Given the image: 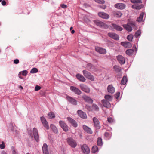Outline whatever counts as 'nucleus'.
<instances>
[{"mask_svg": "<svg viewBox=\"0 0 154 154\" xmlns=\"http://www.w3.org/2000/svg\"><path fill=\"white\" fill-rule=\"evenodd\" d=\"M82 98L86 102L90 103H93V100L88 96L84 95L82 96Z\"/></svg>", "mask_w": 154, "mask_h": 154, "instance_id": "obj_13", "label": "nucleus"}, {"mask_svg": "<svg viewBox=\"0 0 154 154\" xmlns=\"http://www.w3.org/2000/svg\"><path fill=\"white\" fill-rule=\"evenodd\" d=\"M50 127L54 133L57 134L58 133V130L57 128L54 124H51Z\"/></svg>", "mask_w": 154, "mask_h": 154, "instance_id": "obj_28", "label": "nucleus"}, {"mask_svg": "<svg viewBox=\"0 0 154 154\" xmlns=\"http://www.w3.org/2000/svg\"><path fill=\"white\" fill-rule=\"evenodd\" d=\"M82 152L85 154H88L90 152L89 147L86 145H83L81 147Z\"/></svg>", "mask_w": 154, "mask_h": 154, "instance_id": "obj_6", "label": "nucleus"}, {"mask_svg": "<svg viewBox=\"0 0 154 154\" xmlns=\"http://www.w3.org/2000/svg\"><path fill=\"white\" fill-rule=\"evenodd\" d=\"M5 145L3 141L2 142V144H0V148L1 149H3L5 148Z\"/></svg>", "mask_w": 154, "mask_h": 154, "instance_id": "obj_44", "label": "nucleus"}, {"mask_svg": "<svg viewBox=\"0 0 154 154\" xmlns=\"http://www.w3.org/2000/svg\"><path fill=\"white\" fill-rule=\"evenodd\" d=\"M26 154H30L29 153H26Z\"/></svg>", "mask_w": 154, "mask_h": 154, "instance_id": "obj_62", "label": "nucleus"}, {"mask_svg": "<svg viewBox=\"0 0 154 154\" xmlns=\"http://www.w3.org/2000/svg\"><path fill=\"white\" fill-rule=\"evenodd\" d=\"M83 73L84 76L86 78L90 79L92 81L94 80V77L88 72L86 70H83Z\"/></svg>", "mask_w": 154, "mask_h": 154, "instance_id": "obj_4", "label": "nucleus"}, {"mask_svg": "<svg viewBox=\"0 0 154 154\" xmlns=\"http://www.w3.org/2000/svg\"><path fill=\"white\" fill-rule=\"evenodd\" d=\"M130 40H132V39H130ZM132 41V40H129V41Z\"/></svg>", "mask_w": 154, "mask_h": 154, "instance_id": "obj_63", "label": "nucleus"}, {"mask_svg": "<svg viewBox=\"0 0 154 154\" xmlns=\"http://www.w3.org/2000/svg\"><path fill=\"white\" fill-rule=\"evenodd\" d=\"M43 152L44 154H49L48 146L46 144H44L42 148Z\"/></svg>", "mask_w": 154, "mask_h": 154, "instance_id": "obj_19", "label": "nucleus"}, {"mask_svg": "<svg viewBox=\"0 0 154 154\" xmlns=\"http://www.w3.org/2000/svg\"><path fill=\"white\" fill-rule=\"evenodd\" d=\"M72 34H73L75 33V31L74 30H72L71 32Z\"/></svg>", "mask_w": 154, "mask_h": 154, "instance_id": "obj_56", "label": "nucleus"}, {"mask_svg": "<svg viewBox=\"0 0 154 154\" xmlns=\"http://www.w3.org/2000/svg\"><path fill=\"white\" fill-rule=\"evenodd\" d=\"M132 8L134 9L135 8V5H133L132 6Z\"/></svg>", "mask_w": 154, "mask_h": 154, "instance_id": "obj_58", "label": "nucleus"}, {"mask_svg": "<svg viewBox=\"0 0 154 154\" xmlns=\"http://www.w3.org/2000/svg\"><path fill=\"white\" fill-rule=\"evenodd\" d=\"M140 4L142 3L141 0H135V4Z\"/></svg>", "mask_w": 154, "mask_h": 154, "instance_id": "obj_49", "label": "nucleus"}, {"mask_svg": "<svg viewBox=\"0 0 154 154\" xmlns=\"http://www.w3.org/2000/svg\"><path fill=\"white\" fill-rule=\"evenodd\" d=\"M67 119L68 121L71 123L72 125L75 127H76L78 125L75 121L70 117H68Z\"/></svg>", "mask_w": 154, "mask_h": 154, "instance_id": "obj_15", "label": "nucleus"}, {"mask_svg": "<svg viewBox=\"0 0 154 154\" xmlns=\"http://www.w3.org/2000/svg\"><path fill=\"white\" fill-rule=\"evenodd\" d=\"M67 141L68 144L72 148H75L77 145L76 142L72 138H68Z\"/></svg>", "mask_w": 154, "mask_h": 154, "instance_id": "obj_1", "label": "nucleus"}, {"mask_svg": "<svg viewBox=\"0 0 154 154\" xmlns=\"http://www.w3.org/2000/svg\"><path fill=\"white\" fill-rule=\"evenodd\" d=\"M98 15L100 17L105 19H107L109 17L108 14L104 12H99Z\"/></svg>", "mask_w": 154, "mask_h": 154, "instance_id": "obj_10", "label": "nucleus"}, {"mask_svg": "<svg viewBox=\"0 0 154 154\" xmlns=\"http://www.w3.org/2000/svg\"><path fill=\"white\" fill-rule=\"evenodd\" d=\"M106 5H102V6H100V7L102 8V9H105L106 8Z\"/></svg>", "mask_w": 154, "mask_h": 154, "instance_id": "obj_54", "label": "nucleus"}, {"mask_svg": "<svg viewBox=\"0 0 154 154\" xmlns=\"http://www.w3.org/2000/svg\"><path fill=\"white\" fill-rule=\"evenodd\" d=\"M133 36L132 35H128L127 38H133Z\"/></svg>", "mask_w": 154, "mask_h": 154, "instance_id": "obj_53", "label": "nucleus"}, {"mask_svg": "<svg viewBox=\"0 0 154 154\" xmlns=\"http://www.w3.org/2000/svg\"><path fill=\"white\" fill-rule=\"evenodd\" d=\"M120 92H118L116 93L115 94V97L117 99H120Z\"/></svg>", "mask_w": 154, "mask_h": 154, "instance_id": "obj_42", "label": "nucleus"}, {"mask_svg": "<svg viewBox=\"0 0 154 154\" xmlns=\"http://www.w3.org/2000/svg\"><path fill=\"white\" fill-rule=\"evenodd\" d=\"M92 107L93 109L95 110L98 111L99 110V107L97 106L95 104H94L92 106Z\"/></svg>", "mask_w": 154, "mask_h": 154, "instance_id": "obj_43", "label": "nucleus"}, {"mask_svg": "<svg viewBox=\"0 0 154 154\" xmlns=\"http://www.w3.org/2000/svg\"><path fill=\"white\" fill-rule=\"evenodd\" d=\"M141 33V31L140 30H137L136 32H135V38H137L140 36Z\"/></svg>", "mask_w": 154, "mask_h": 154, "instance_id": "obj_40", "label": "nucleus"}, {"mask_svg": "<svg viewBox=\"0 0 154 154\" xmlns=\"http://www.w3.org/2000/svg\"><path fill=\"white\" fill-rule=\"evenodd\" d=\"M83 128L84 130L87 133L90 134H91L92 131L91 129L88 126L84 125L83 126Z\"/></svg>", "mask_w": 154, "mask_h": 154, "instance_id": "obj_26", "label": "nucleus"}, {"mask_svg": "<svg viewBox=\"0 0 154 154\" xmlns=\"http://www.w3.org/2000/svg\"><path fill=\"white\" fill-rule=\"evenodd\" d=\"M134 52V49H129L126 50L125 53L128 55H131Z\"/></svg>", "mask_w": 154, "mask_h": 154, "instance_id": "obj_31", "label": "nucleus"}, {"mask_svg": "<svg viewBox=\"0 0 154 154\" xmlns=\"http://www.w3.org/2000/svg\"><path fill=\"white\" fill-rule=\"evenodd\" d=\"M107 120L108 122L109 123H112L113 121V120L111 117H108Z\"/></svg>", "mask_w": 154, "mask_h": 154, "instance_id": "obj_47", "label": "nucleus"}, {"mask_svg": "<svg viewBox=\"0 0 154 154\" xmlns=\"http://www.w3.org/2000/svg\"><path fill=\"white\" fill-rule=\"evenodd\" d=\"M121 45L126 48H130L132 47L131 44L128 42H122Z\"/></svg>", "mask_w": 154, "mask_h": 154, "instance_id": "obj_16", "label": "nucleus"}, {"mask_svg": "<svg viewBox=\"0 0 154 154\" xmlns=\"http://www.w3.org/2000/svg\"><path fill=\"white\" fill-rule=\"evenodd\" d=\"M108 35L112 38H119L118 35L114 33H108Z\"/></svg>", "mask_w": 154, "mask_h": 154, "instance_id": "obj_23", "label": "nucleus"}, {"mask_svg": "<svg viewBox=\"0 0 154 154\" xmlns=\"http://www.w3.org/2000/svg\"><path fill=\"white\" fill-rule=\"evenodd\" d=\"M117 59L119 63L121 64H123L125 63V59L123 56L119 55L117 57Z\"/></svg>", "mask_w": 154, "mask_h": 154, "instance_id": "obj_12", "label": "nucleus"}, {"mask_svg": "<svg viewBox=\"0 0 154 154\" xmlns=\"http://www.w3.org/2000/svg\"><path fill=\"white\" fill-rule=\"evenodd\" d=\"M40 120L44 127L47 130L49 129V125L46 119L44 117L42 116L40 117Z\"/></svg>", "mask_w": 154, "mask_h": 154, "instance_id": "obj_3", "label": "nucleus"}, {"mask_svg": "<svg viewBox=\"0 0 154 154\" xmlns=\"http://www.w3.org/2000/svg\"><path fill=\"white\" fill-rule=\"evenodd\" d=\"M107 90L111 94L114 93L115 92V88L111 85H109L108 86Z\"/></svg>", "mask_w": 154, "mask_h": 154, "instance_id": "obj_21", "label": "nucleus"}, {"mask_svg": "<svg viewBox=\"0 0 154 154\" xmlns=\"http://www.w3.org/2000/svg\"><path fill=\"white\" fill-rule=\"evenodd\" d=\"M104 98L106 100L109 101H111L112 100V97L111 95H106L104 96Z\"/></svg>", "mask_w": 154, "mask_h": 154, "instance_id": "obj_32", "label": "nucleus"}, {"mask_svg": "<svg viewBox=\"0 0 154 154\" xmlns=\"http://www.w3.org/2000/svg\"><path fill=\"white\" fill-rule=\"evenodd\" d=\"M66 99L72 104L76 105L77 104V101L73 98L70 97H66Z\"/></svg>", "mask_w": 154, "mask_h": 154, "instance_id": "obj_17", "label": "nucleus"}, {"mask_svg": "<svg viewBox=\"0 0 154 154\" xmlns=\"http://www.w3.org/2000/svg\"><path fill=\"white\" fill-rule=\"evenodd\" d=\"M28 73L27 71L26 70H23L22 72V74L23 76H26L27 75Z\"/></svg>", "mask_w": 154, "mask_h": 154, "instance_id": "obj_46", "label": "nucleus"}, {"mask_svg": "<svg viewBox=\"0 0 154 154\" xmlns=\"http://www.w3.org/2000/svg\"><path fill=\"white\" fill-rule=\"evenodd\" d=\"M19 88H21L22 89H23V87H22V86H19Z\"/></svg>", "mask_w": 154, "mask_h": 154, "instance_id": "obj_59", "label": "nucleus"}, {"mask_svg": "<svg viewBox=\"0 0 154 154\" xmlns=\"http://www.w3.org/2000/svg\"><path fill=\"white\" fill-rule=\"evenodd\" d=\"M61 7L62 8H66L67 7V6L64 4H63L61 5Z\"/></svg>", "mask_w": 154, "mask_h": 154, "instance_id": "obj_52", "label": "nucleus"}, {"mask_svg": "<svg viewBox=\"0 0 154 154\" xmlns=\"http://www.w3.org/2000/svg\"><path fill=\"white\" fill-rule=\"evenodd\" d=\"M33 134L34 138L36 142L39 141V135L37 129L34 128L33 129Z\"/></svg>", "mask_w": 154, "mask_h": 154, "instance_id": "obj_7", "label": "nucleus"}, {"mask_svg": "<svg viewBox=\"0 0 154 154\" xmlns=\"http://www.w3.org/2000/svg\"><path fill=\"white\" fill-rule=\"evenodd\" d=\"M111 26L113 29L117 31H121L123 29L120 26L114 23L111 24Z\"/></svg>", "mask_w": 154, "mask_h": 154, "instance_id": "obj_20", "label": "nucleus"}, {"mask_svg": "<svg viewBox=\"0 0 154 154\" xmlns=\"http://www.w3.org/2000/svg\"><path fill=\"white\" fill-rule=\"evenodd\" d=\"M80 87L82 91L86 93H89L90 91V89L86 85L84 84H80Z\"/></svg>", "mask_w": 154, "mask_h": 154, "instance_id": "obj_5", "label": "nucleus"}, {"mask_svg": "<svg viewBox=\"0 0 154 154\" xmlns=\"http://www.w3.org/2000/svg\"><path fill=\"white\" fill-rule=\"evenodd\" d=\"M98 151V148L96 146H93L92 148V152L93 153H94Z\"/></svg>", "mask_w": 154, "mask_h": 154, "instance_id": "obj_37", "label": "nucleus"}, {"mask_svg": "<svg viewBox=\"0 0 154 154\" xmlns=\"http://www.w3.org/2000/svg\"><path fill=\"white\" fill-rule=\"evenodd\" d=\"M96 51L98 52L101 54H105L106 53L105 49L103 48L99 47H96L95 48Z\"/></svg>", "mask_w": 154, "mask_h": 154, "instance_id": "obj_8", "label": "nucleus"}, {"mask_svg": "<svg viewBox=\"0 0 154 154\" xmlns=\"http://www.w3.org/2000/svg\"><path fill=\"white\" fill-rule=\"evenodd\" d=\"M112 14L114 17H120L122 15V13L121 12L116 11H113Z\"/></svg>", "mask_w": 154, "mask_h": 154, "instance_id": "obj_22", "label": "nucleus"}, {"mask_svg": "<svg viewBox=\"0 0 154 154\" xmlns=\"http://www.w3.org/2000/svg\"><path fill=\"white\" fill-rule=\"evenodd\" d=\"M73 29V27H71L70 28V30H72V29Z\"/></svg>", "mask_w": 154, "mask_h": 154, "instance_id": "obj_60", "label": "nucleus"}, {"mask_svg": "<svg viewBox=\"0 0 154 154\" xmlns=\"http://www.w3.org/2000/svg\"><path fill=\"white\" fill-rule=\"evenodd\" d=\"M105 136L107 137H110V136H109V134L107 132H106L104 134Z\"/></svg>", "mask_w": 154, "mask_h": 154, "instance_id": "obj_48", "label": "nucleus"}, {"mask_svg": "<svg viewBox=\"0 0 154 154\" xmlns=\"http://www.w3.org/2000/svg\"><path fill=\"white\" fill-rule=\"evenodd\" d=\"M6 2L5 0H3L2 2V5L4 6L6 5Z\"/></svg>", "mask_w": 154, "mask_h": 154, "instance_id": "obj_51", "label": "nucleus"}, {"mask_svg": "<svg viewBox=\"0 0 154 154\" xmlns=\"http://www.w3.org/2000/svg\"><path fill=\"white\" fill-rule=\"evenodd\" d=\"M93 122L95 125L98 128H100L99 122L98 119L96 117H94L93 118Z\"/></svg>", "mask_w": 154, "mask_h": 154, "instance_id": "obj_27", "label": "nucleus"}, {"mask_svg": "<svg viewBox=\"0 0 154 154\" xmlns=\"http://www.w3.org/2000/svg\"><path fill=\"white\" fill-rule=\"evenodd\" d=\"M76 76L77 79L80 81L84 82L86 80L85 78L83 75L80 74H77Z\"/></svg>", "mask_w": 154, "mask_h": 154, "instance_id": "obj_25", "label": "nucleus"}, {"mask_svg": "<svg viewBox=\"0 0 154 154\" xmlns=\"http://www.w3.org/2000/svg\"><path fill=\"white\" fill-rule=\"evenodd\" d=\"M41 88V87L37 85L35 87V90L37 91L40 89Z\"/></svg>", "mask_w": 154, "mask_h": 154, "instance_id": "obj_45", "label": "nucleus"}, {"mask_svg": "<svg viewBox=\"0 0 154 154\" xmlns=\"http://www.w3.org/2000/svg\"><path fill=\"white\" fill-rule=\"evenodd\" d=\"M14 62L15 64H17L19 63V60L18 59H15L14 60Z\"/></svg>", "mask_w": 154, "mask_h": 154, "instance_id": "obj_50", "label": "nucleus"}, {"mask_svg": "<svg viewBox=\"0 0 154 154\" xmlns=\"http://www.w3.org/2000/svg\"><path fill=\"white\" fill-rule=\"evenodd\" d=\"M144 13L143 12H142L140 14L139 17L137 18L136 21L138 22H142L143 21V17Z\"/></svg>", "mask_w": 154, "mask_h": 154, "instance_id": "obj_30", "label": "nucleus"}, {"mask_svg": "<svg viewBox=\"0 0 154 154\" xmlns=\"http://www.w3.org/2000/svg\"><path fill=\"white\" fill-rule=\"evenodd\" d=\"M131 1L133 3H135V0H131Z\"/></svg>", "mask_w": 154, "mask_h": 154, "instance_id": "obj_57", "label": "nucleus"}, {"mask_svg": "<svg viewBox=\"0 0 154 154\" xmlns=\"http://www.w3.org/2000/svg\"><path fill=\"white\" fill-rule=\"evenodd\" d=\"M11 149L12 154H18L17 150L14 147H11Z\"/></svg>", "mask_w": 154, "mask_h": 154, "instance_id": "obj_38", "label": "nucleus"}, {"mask_svg": "<svg viewBox=\"0 0 154 154\" xmlns=\"http://www.w3.org/2000/svg\"><path fill=\"white\" fill-rule=\"evenodd\" d=\"M143 7V5L142 4V3L135 4V9H140L142 8Z\"/></svg>", "mask_w": 154, "mask_h": 154, "instance_id": "obj_35", "label": "nucleus"}, {"mask_svg": "<svg viewBox=\"0 0 154 154\" xmlns=\"http://www.w3.org/2000/svg\"><path fill=\"white\" fill-rule=\"evenodd\" d=\"M48 117L50 119H52L55 118V115L53 112H50L48 114Z\"/></svg>", "mask_w": 154, "mask_h": 154, "instance_id": "obj_34", "label": "nucleus"}, {"mask_svg": "<svg viewBox=\"0 0 154 154\" xmlns=\"http://www.w3.org/2000/svg\"><path fill=\"white\" fill-rule=\"evenodd\" d=\"M122 26L124 29L130 32L132 30V28L131 26L128 24H123Z\"/></svg>", "mask_w": 154, "mask_h": 154, "instance_id": "obj_29", "label": "nucleus"}, {"mask_svg": "<svg viewBox=\"0 0 154 154\" xmlns=\"http://www.w3.org/2000/svg\"><path fill=\"white\" fill-rule=\"evenodd\" d=\"M30 135L32 137H33V136H32V135H31V134H30Z\"/></svg>", "mask_w": 154, "mask_h": 154, "instance_id": "obj_61", "label": "nucleus"}, {"mask_svg": "<svg viewBox=\"0 0 154 154\" xmlns=\"http://www.w3.org/2000/svg\"><path fill=\"white\" fill-rule=\"evenodd\" d=\"M94 23L97 26L102 28L104 29L108 28V26L106 24L100 20H95Z\"/></svg>", "mask_w": 154, "mask_h": 154, "instance_id": "obj_2", "label": "nucleus"}, {"mask_svg": "<svg viewBox=\"0 0 154 154\" xmlns=\"http://www.w3.org/2000/svg\"><path fill=\"white\" fill-rule=\"evenodd\" d=\"M97 144L99 146H101L103 145V143L102 142V139L100 138L99 137L98 138L97 141Z\"/></svg>", "mask_w": 154, "mask_h": 154, "instance_id": "obj_36", "label": "nucleus"}, {"mask_svg": "<svg viewBox=\"0 0 154 154\" xmlns=\"http://www.w3.org/2000/svg\"><path fill=\"white\" fill-rule=\"evenodd\" d=\"M60 125L63 130L65 131H68V127L66 124L63 121H60L59 122Z\"/></svg>", "mask_w": 154, "mask_h": 154, "instance_id": "obj_9", "label": "nucleus"}, {"mask_svg": "<svg viewBox=\"0 0 154 154\" xmlns=\"http://www.w3.org/2000/svg\"><path fill=\"white\" fill-rule=\"evenodd\" d=\"M96 2L100 4H103L105 2L104 0H94Z\"/></svg>", "mask_w": 154, "mask_h": 154, "instance_id": "obj_41", "label": "nucleus"}, {"mask_svg": "<svg viewBox=\"0 0 154 154\" xmlns=\"http://www.w3.org/2000/svg\"><path fill=\"white\" fill-rule=\"evenodd\" d=\"M38 70L36 68H32L30 71V73H35L38 72Z\"/></svg>", "mask_w": 154, "mask_h": 154, "instance_id": "obj_39", "label": "nucleus"}, {"mask_svg": "<svg viewBox=\"0 0 154 154\" xmlns=\"http://www.w3.org/2000/svg\"><path fill=\"white\" fill-rule=\"evenodd\" d=\"M2 0H0V2H1L2 1Z\"/></svg>", "mask_w": 154, "mask_h": 154, "instance_id": "obj_64", "label": "nucleus"}, {"mask_svg": "<svg viewBox=\"0 0 154 154\" xmlns=\"http://www.w3.org/2000/svg\"><path fill=\"white\" fill-rule=\"evenodd\" d=\"M70 89L78 95H80L82 93V92L80 90L77 88L73 86H71Z\"/></svg>", "mask_w": 154, "mask_h": 154, "instance_id": "obj_11", "label": "nucleus"}, {"mask_svg": "<svg viewBox=\"0 0 154 154\" xmlns=\"http://www.w3.org/2000/svg\"><path fill=\"white\" fill-rule=\"evenodd\" d=\"M1 154H7V153L5 151H2L1 152Z\"/></svg>", "mask_w": 154, "mask_h": 154, "instance_id": "obj_55", "label": "nucleus"}, {"mask_svg": "<svg viewBox=\"0 0 154 154\" xmlns=\"http://www.w3.org/2000/svg\"><path fill=\"white\" fill-rule=\"evenodd\" d=\"M78 113L79 115L83 119L87 118V116L85 113L81 110L78 111Z\"/></svg>", "mask_w": 154, "mask_h": 154, "instance_id": "obj_24", "label": "nucleus"}, {"mask_svg": "<svg viewBox=\"0 0 154 154\" xmlns=\"http://www.w3.org/2000/svg\"><path fill=\"white\" fill-rule=\"evenodd\" d=\"M127 78L126 76H123L121 81V84L125 85L127 82Z\"/></svg>", "mask_w": 154, "mask_h": 154, "instance_id": "obj_33", "label": "nucleus"}, {"mask_svg": "<svg viewBox=\"0 0 154 154\" xmlns=\"http://www.w3.org/2000/svg\"><path fill=\"white\" fill-rule=\"evenodd\" d=\"M115 7L118 9H123L125 8L126 5L125 4L122 3H117L115 5Z\"/></svg>", "mask_w": 154, "mask_h": 154, "instance_id": "obj_14", "label": "nucleus"}, {"mask_svg": "<svg viewBox=\"0 0 154 154\" xmlns=\"http://www.w3.org/2000/svg\"><path fill=\"white\" fill-rule=\"evenodd\" d=\"M103 106L106 108H109L111 106V104L109 101H108L105 100H103L101 101Z\"/></svg>", "mask_w": 154, "mask_h": 154, "instance_id": "obj_18", "label": "nucleus"}]
</instances>
